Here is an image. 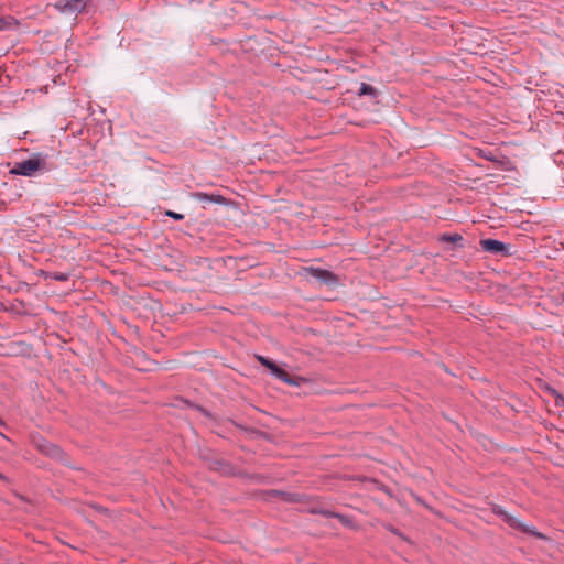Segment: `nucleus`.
Segmentation results:
<instances>
[{
    "label": "nucleus",
    "mask_w": 564,
    "mask_h": 564,
    "mask_svg": "<svg viewBox=\"0 0 564 564\" xmlns=\"http://www.w3.org/2000/svg\"><path fill=\"white\" fill-rule=\"evenodd\" d=\"M48 171H51V166L47 162V155L34 153L26 160L15 162L9 173L12 175L32 177Z\"/></svg>",
    "instance_id": "obj_1"
},
{
    "label": "nucleus",
    "mask_w": 564,
    "mask_h": 564,
    "mask_svg": "<svg viewBox=\"0 0 564 564\" xmlns=\"http://www.w3.org/2000/svg\"><path fill=\"white\" fill-rule=\"evenodd\" d=\"M491 511L494 514L500 517L509 527L519 530L523 533L530 534L539 540L549 541L550 538L542 532L536 531L534 527L527 525L518 520L516 517L509 514L501 506L492 505Z\"/></svg>",
    "instance_id": "obj_2"
},
{
    "label": "nucleus",
    "mask_w": 564,
    "mask_h": 564,
    "mask_svg": "<svg viewBox=\"0 0 564 564\" xmlns=\"http://www.w3.org/2000/svg\"><path fill=\"white\" fill-rule=\"evenodd\" d=\"M256 359L258 362L270 370L271 375L281 381L288 383L289 386L299 387L304 381L302 377L291 376L286 370L280 367L274 360L269 357H264L261 355H256Z\"/></svg>",
    "instance_id": "obj_3"
},
{
    "label": "nucleus",
    "mask_w": 564,
    "mask_h": 564,
    "mask_svg": "<svg viewBox=\"0 0 564 564\" xmlns=\"http://www.w3.org/2000/svg\"><path fill=\"white\" fill-rule=\"evenodd\" d=\"M34 445L41 454L72 467L68 462L67 454L58 445L53 444L43 437L35 438Z\"/></svg>",
    "instance_id": "obj_4"
},
{
    "label": "nucleus",
    "mask_w": 564,
    "mask_h": 564,
    "mask_svg": "<svg viewBox=\"0 0 564 564\" xmlns=\"http://www.w3.org/2000/svg\"><path fill=\"white\" fill-rule=\"evenodd\" d=\"M479 245L482 249V251L494 254V256H501V257H510L512 256L511 252V245L505 243L500 240H496L492 238H485L479 241Z\"/></svg>",
    "instance_id": "obj_5"
},
{
    "label": "nucleus",
    "mask_w": 564,
    "mask_h": 564,
    "mask_svg": "<svg viewBox=\"0 0 564 564\" xmlns=\"http://www.w3.org/2000/svg\"><path fill=\"white\" fill-rule=\"evenodd\" d=\"M91 0H59L54 7L64 14H77L88 11V4Z\"/></svg>",
    "instance_id": "obj_6"
},
{
    "label": "nucleus",
    "mask_w": 564,
    "mask_h": 564,
    "mask_svg": "<svg viewBox=\"0 0 564 564\" xmlns=\"http://www.w3.org/2000/svg\"><path fill=\"white\" fill-rule=\"evenodd\" d=\"M305 271L321 284L329 288H335L339 284V276L329 270L310 267L305 268Z\"/></svg>",
    "instance_id": "obj_7"
},
{
    "label": "nucleus",
    "mask_w": 564,
    "mask_h": 564,
    "mask_svg": "<svg viewBox=\"0 0 564 564\" xmlns=\"http://www.w3.org/2000/svg\"><path fill=\"white\" fill-rule=\"evenodd\" d=\"M271 492L274 497H279L281 500L289 503H310L312 501V497L305 494L282 490H272Z\"/></svg>",
    "instance_id": "obj_8"
},
{
    "label": "nucleus",
    "mask_w": 564,
    "mask_h": 564,
    "mask_svg": "<svg viewBox=\"0 0 564 564\" xmlns=\"http://www.w3.org/2000/svg\"><path fill=\"white\" fill-rule=\"evenodd\" d=\"M192 197L202 203H214L218 205L230 206L234 202L229 198L224 197L220 194H208L204 192H194Z\"/></svg>",
    "instance_id": "obj_9"
},
{
    "label": "nucleus",
    "mask_w": 564,
    "mask_h": 564,
    "mask_svg": "<svg viewBox=\"0 0 564 564\" xmlns=\"http://www.w3.org/2000/svg\"><path fill=\"white\" fill-rule=\"evenodd\" d=\"M207 466L210 470L219 471L225 475H229L231 473V465L225 459L220 458H206Z\"/></svg>",
    "instance_id": "obj_10"
},
{
    "label": "nucleus",
    "mask_w": 564,
    "mask_h": 564,
    "mask_svg": "<svg viewBox=\"0 0 564 564\" xmlns=\"http://www.w3.org/2000/svg\"><path fill=\"white\" fill-rule=\"evenodd\" d=\"M440 241L441 242L453 243L457 248H460V249L465 248V245L463 243L464 237L460 234H443L440 237Z\"/></svg>",
    "instance_id": "obj_11"
},
{
    "label": "nucleus",
    "mask_w": 564,
    "mask_h": 564,
    "mask_svg": "<svg viewBox=\"0 0 564 564\" xmlns=\"http://www.w3.org/2000/svg\"><path fill=\"white\" fill-rule=\"evenodd\" d=\"M20 25L19 20L11 15L0 18V31L17 30Z\"/></svg>",
    "instance_id": "obj_12"
},
{
    "label": "nucleus",
    "mask_w": 564,
    "mask_h": 564,
    "mask_svg": "<svg viewBox=\"0 0 564 564\" xmlns=\"http://www.w3.org/2000/svg\"><path fill=\"white\" fill-rule=\"evenodd\" d=\"M41 275L44 276V279H51V280L61 281V282L68 281L70 278V274L65 273V272L41 271Z\"/></svg>",
    "instance_id": "obj_13"
},
{
    "label": "nucleus",
    "mask_w": 564,
    "mask_h": 564,
    "mask_svg": "<svg viewBox=\"0 0 564 564\" xmlns=\"http://www.w3.org/2000/svg\"><path fill=\"white\" fill-rule=\"evenodd\" d=\"M358 96H370L371 98H377L379 95V91L373 86L361 83L360 88L358 90Z\"/></svg>",
    "instance_id": "obj_14"
},
{
    "label": "nucleus",
    "mask_w": 564,
    "mask_h": 564,
    "mask_svg": "<svg viewBox=\"0 0 564 564\" xmlns=\"http://www.w3.org/2000/svg\"><path fill=\"white\" fill-rule=\"evenodd\" d=\"M330 518L338 519L340 521V523L346 528L355 527V522H354L352 518L349 516L333 511Z\"/></svg>",
    "instance_id": "obj_15"
},
{
    "label": "nucleus",
    "mask_w": 564,
    "mask_h": 564,
    "mask_svg": "<svg viewBox=\"0 0 564 564\" xmlns=\"http://www.w3.org/2000/svg\"><path fill=\"white\" fill-rule=\"evenodd\" d=\"M186 403H187L188 406L195 409L200 414H203L205 417H207L209 420H213V421L216 420L215 415L209 410L205 409L204 406H202L199 404L192 403L189 401H186Z\"/></svg>",
    "instance_id": "obj_16"
},
{
    "label": "nucleus",
    "mask_w": 564,
    "mask_h": 564,
    "mask_svg": "<svg viewBox=\"0 0 564 564\" xmlns=\"http://www.w3.org/2000/svg\"><path fill=\"white\" fill-rule=\"evenodd\" d=\"M307 512L311 514H321L323 517L330 518L333 511L318 506H312L307 509Z\"/></svg>",
    "instance_id": "obj_17"
},
{
    "label": "nucleus",
    "mask_w": 564,
    "mask_h": 564,
    "mask_svg": "<svg viewBox=\"0 0 564 564\" xmlns=\"http://www.w3.org/2000/svg\"><path fill=\"white\" fill-rule=\"evenodd\" d=\"M165 216L167 217H171L175 220H183L184 219V215L183 214H180V213H176V212H173V210H165Z\"/></svg>",
    "instance_id": "obj_18"
},
{
    "label": "nucleus",
    "mask_w": 564,
    "mask_h": 564,
    "mask_svg": "<svg viewBox=\"0 0 564 564\" xmlns=\"http://www.w3.org/2000/svg\"><path fill=\"white\" fill-rule=\"evenodd\" d=\"M552 394L555 397V402H556V405H564V397L560 393H557V391L555 389H550Z\"/></svg>",
    "instance_id": "obj_19"
},
{
    "label": "nucleus",
    "mask_w": 564,
    "mask_h": 564,
    "mask_svg": "<svg viewBox=\"0 0 564 564\" xmlns=\"http://www.w3.org/2000/svg\"><path fill=\"white\" fill-rule=\"evenodd\" d=\"M387 529L394 535L400 536L401 539L408 541V539L403 535V533L399 529L394 528L393 525L389 524V525H387Z\"/></svg>",
    "instance_id": "obj_20"
},
{
    "label": "nucleus",
    "mask_w": 564,
    "mask_h": 564,
    "mask_svg": "<svg viewBox=\"0 0 564 564\" xmlns=\"http://www.w3.org/2000/svg\"><path fill=\"white\" fill-rule=\"evenodd\" d=\"M0 480L4 481V482H9V478L6 475H3L2 473H0Z\"/></svg>",
    "instance_id": "obj_21"
},
{
    "label": "nucleus",
    "mask_w": 564,
    "mask_h": 564,
    "mask_svg": "<svg viewBox=\"0 0 564 564\" xmlns=\"http://www.w3.org/2000/svg\"><path fill=\"white\" fill-rule=\"evenodd\" d=\"M95 509L99 512H106L107 511V508H104V507H100V506H95Z\"/></svg>",
    "instance_id": "obj_22"
},
{
    "label": "nucleus",
    "mask_w": 564,
    "mask_h": 564,
    "mask_svg": "<svg viewBox=\"0 0 564 564\" xmlns=\"http://www.w3.org/2000/svg\"><path fill=\"white\" fill-rule=\"evenodd\" d=\"M251 433H254V434H258V435H261V436H263V435H264V433H263V432H260V431H258V430H251Z\"/></svg>",
    "instance_id": "obj_23"
},
{
    "label": "nucleus",
    "mask_w": 564,
    "mask_h": 564,
    "mask_svg": "<svg viewBox=\"0 0 564 564\" xmlns=\"http://www.w3.org/2000/svg\"><path fill=\"white\" fill-rule=\"evenodd\" d=\"M237 427L242 429L240 424L234 423Z\"/></svg>",
    "instance_id": "obj_24"
},
{
    "label": "nucleus",
    "mask_w": 564,
    "mask_h": 564,
    "mask_svg": "<svg viewBox=\"0 0 564 564\" xmlns=\"http://www.w3.org/2000/svg\"><path fill=\"white\" fill-rule=\"evenodd\" d=\"M0 425H4V422L0 419Z\"/></svg>",
    "instance_id": "obj_25"
},
{
    "label": "nucleus",
    "mask_w": 564,
    "mask_h": 564,
    "mask_svg": "<svg viewBox=\"0 0 564 564\" xmlns=\"http://www.w3.org/2000/svg\"><path fill=\"white\" fill-rule=\"evenodd\" d=\"M0 425H4V422L0 419Z\"/></svg>",
    "instance_id": "obj_26"
}]
</instances>
